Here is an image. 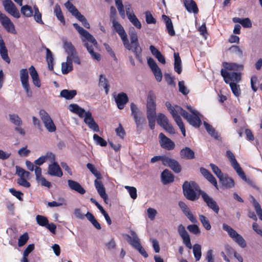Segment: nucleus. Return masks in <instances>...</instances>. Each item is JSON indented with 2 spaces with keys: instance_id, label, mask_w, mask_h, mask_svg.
I'll return each instance as SVG.
<instances>
[{
  "instance_id": "nucleus-36",
  "label": "nucleus",
  "mask_w": 262,
  "mask_h": 262,
  "mask_svg": "<svg viewBox=\"0 0 262 262\" xmlns=\"http://www.w3.org/2000/svg\"><path fill=\"white\" fill-rule=\"evenodd\" d=\"M220 182L222 185L226 188H232L234 186V182L233 180L227 176H224V175L219 179Z\"/></svg>"
},
{
  "instance_id": "nucleus-46",
  "label": "nucleus",
  "mask_w": 262,
  "mask_h": 262,
  "mask_svg": "<svg viewBox=\"0 0 262 262\" xmlns=\"http://www.w3.org/2000/svg\"><path fill=\"white\" fill-rule=\"evenodd\" d=\"M199 219L205 229L207 230H210L211 229V226L210 224L209 221L206 216L202 214H200Z\"/></svg>"
},
{
  "instance_id": "nucleus-63",
  "label": "nucleus",
  "mask_w": 262,
  "mask_h": 262,
  "mask_svg": "<svg viewBox=\"0 0 262 262\" xmlns=\"http://www.w3.org/2000/svg\"><path fill=\"white\" fill-rule=\"evenodd\" d=\"M29 236L27 233H25L21 235L18 241V245L19 247H21L24 246L28 240Z\"/></svg>"
},
{
  "instance_id": "nucleus-20",
  "label": "nucleus",
  "mask_w": 262,
  "mask_h": 262,
  "mask_svg": "<svg viewBox=\"0 0 262 262\" xmlns=\"http://www.w3.org/2000/svg\"><path fill=\"white\" fill-rule=\"evenodd\" d=\"M48 173L51 176L61 177L62 172L61 168L55 161L49 165Z\"/></svg>"
},
{
  "instance_id": "nucleus-11",
  "label": "nucleus",
  "mask_w": 262,
  "mask_h": 262,
  "mask_svg": "<svg viewBox=\"0 0 262 262\" xmlns=\"http://www.w3.org/2000/svg\"><path fill=\"white\" fill-rule=\"evenodd\" d=\"M0 22L6 30L13 34H15L16 31L13 23L10 19L5 14L0 11Z\"/></svg>"
},
{
  "instance_id": "nucleus-43",
  "label": "nucleus",
  "mask_w": 262,
  "mask_h": 262,
  "mask_svg": "<svg viewBox=\"0 0 262 262\" xmlns=\"http://www.w3.org/2000/svg\"><path fill=\"white\" fill-rule=\"evenodd\" d=\"M46 60L48 64L49 69L51 70L53 69V57L51 51L48 49L46 48Z\"/></svg>"
},
{
  "instance_id": "nucleus-19",
  "label": "nucleus",
  "mask_w": 262,
  "mask_h": 262,
  "mask_svg": "<svg viewBox=\"0 0 262 262\" xmlns=\"http://www.w3.org/2000/svg\"><path fill=\"white\" fill-rule=\"evenodd\" d=\"M202 197L209 208L213 210L216 213H219V207L216 202L211 197L205 192H202Z\"/></svg>"
},
{
  "instance_id": "nucleus-23",
  "label": "nucleus",
  "mask_w": 262,
  "mask_h": 262,
  "mask_svg": "<svg viewBox=\"0 0 262 262\" xmlns=\"http://www.w3.org/2000/svg\"><path fill=\"white\" fill-rule=\"evenodd\" d=\"M131 236L128 234L124 235V237L126 238L127 242L135 249L140 245V239L139 238L136 233L133 231H130Z\"/></svg>"
},
{
  "instance_id": "nucleus-17",
  "label": "nucleus",
  "mask_w": 262,
  "mask_h": 262,
  "mask_svg": "<svg viewBox=\"0 0 262 262\" xmlns=\"http://www.w3.org/2000/svg\"><path fill=\"white\" fill-rule=\"evenodd\" d=\"M163 165L169 167L176 173H179L181 171V166L179 162L168 157L166 156L163 159Z\"/></svg>"
},
{
  "instance_id": "nucleus-28",
  "label": "nucleus",
  "mask_w": 262,
  "mask_h": 262,
  "mask_svg": "<svg viewBox=\"0 0 262 262\" xmlns=\"http://www.w3.org/2000/svg\"><path fill=\"white\" fill-rule=\"evenodd\" d=\"M184 4L185 8L189 13L196 14L199 12L196 3L193 0H184Z\"/></svg>"
},
{
  "instance_id": "nucleus-15",
  "label": "nucleus",
  "mask_w": 262,
  "mask_h": 262,
  "mask_svg": "<svg viewBox=\"0 0 262 262\" xmlns=\"http://www.w3.org/2000/svg\"><path fill=\"white\" fill-rule=\"evenodd\" d=\"M178 232L183 239V243L189 249L192 248L189 235L186 231L185 227L180 224L178 227Z\"/></svg>"
},
{
  "instance_id": "nucleus-32",
  "label": "nucleus",
  "mask_w": 262,
  "mask_h": 262,
  "mask_svg": "<svg viewBox=\"0 0 262 262\" xmlns=\"http://www.w3.org/2000/svg\"><path fill=\"white\" fill-rule=\"evenodd\" d=\"M30 76L32 79L33 84L37 87L39 88L40 86V82L39 79L38 73L35 70V68L31 66L29 68Z\"/></svg>"
},
{
  "instance_id": "nucleus-4",
  "label": "nucleus",
  "mask_w": 262,
  "mask_h": 262,
  "mask_svg": "<svg viewBox=\"0 0 262 262\" xmlns=\"http://www.w3.org/2000/svg\"><path fill=\"white\" fill-rule=\"evenodd\" d=\"M130 42L129 43L128 40L127 39V44L129 45L128 47H127L125 45H124L126 49L128 50L132 51L135 55L136 57L139 61H141V52L142 49L139 46L138 36L137 33L135 30L133 29V30L130 31L129 33Z\"/></svg>"
},
{
  "instance_id": "nucleus-64",
  "label": "nucleus",
  "mask_w": 262,
  "mask_h": 262,
  "mask_svg": "<svg viewBox=\"0 0 262 262\" xmlns=\"http://www.w3.org/2000/svg\"><path fill=\"white\" fill-rule=\"evenodd\" d=\"M229 50L231 53L235 54L240 57L243 56V52L237 46H232Z\"/></svg>"
},
{
  "instance_id": "nucleus-12",
  "label": "nucleus",
  "mask_w": 262,
  "mask_h": 262,
  "mask_svg": "<svg viewBox=\"0 0 262 262\" xmlns=\"http://www.w3.org/2000/svg\"><path fill=\"white\" fill-rule=\"evenodd\" d=\"M3 6L9 14L17 18L20 17L19 11L11 0H4Z\"/></svg>"
},
{
  "instance_id": "nucleus-5",
  "label": "nucleus",
  "mask_w": 262,
  "mask_h": 262,
  "mask_svg": "<svg viewBox=\"0 0 262 262\" xmlns=\"http://www.w3.org/2000/svg\"><path fill=\"white\" fill-rule=\"evenodd\" d=\"M187 108L191 112L192 115H189L187 112V115L184 118L188 122L194 127H199L202 124V115L196 110L193 109L191 106H187Z\"/></svg>"
},
{
  "instance_id": "nucleus-48",
  "label": "nucleus",
  "mask_w": 262,
  "mask_h": 262,
  "mask_svg": "<svg viewBox=\"0 0 262 262\" xmlns=\"http://www.w3.org/2000/svg\"><path fill=\"white\" fill-rule=\"evenodd\" d=\"M21 13L26 17H31L33 14V10L30 6L25 5L21 8Z\"/></svg>"
},
{
  "instance_id": "nucleus-44",
  "label": "nucleus",
  "mask_w": 262,
  "mask_h": 262,
  "mask_svg": "<svg viewBox=\"0 0 262 262\" xmlns=\"http://www.w3.org/2000/svg\"><path fill=\"white\" fill-rule=\"evenodd\" d=\"M201 246L199 244H194L193 246V253L196 261L200 259L202 256Z\"/></svg>"
},
{
  "instance_id": "nucleus-16",
  "label": "nucleus",
  "mask_w": 262,
  "mask_h": 262,
  "mask_svg": "<svg viewBox=\"0 0 262 262\" xmlns=\"http://www.w3.org/2000/svg\"><path fill=\"white\" fill-rule=\"evenodd\" d=\"M171 114L176 123L177 124L182 121L180 114H181L184 118L185 116L187 115V112L183 110L181 107L178 105L174 106L172 109L169 112Z\"/></svg>"
},
{
  "instance_id": "nucleus-13",
  "label": "nucleus",
  "mask_w": 262,
  "mask_h": 262,
  "mask_svg": "<svg viewBox=\"0 0 262 262\" xmlns=\"http://www.w3.org/2000/svg\"><path fill=\"white\" fill-rule=\"evenodd\" d=\"M147 63L154 73L156 80L160 82L162 79V74L161 69L158 66L156 61L151 57L147 58Z\"/></svg>"
},
{
  "instance_id": "nucleus-61",
  "label": "nucleus",
  "mask_w": 262,
  "mask_h": 262,
  "mask_svg": "<svg viewBox=\"0 0 262 262\" xmlns=\"http://www.w3.org/2000/svg\"><path fill=\"white\" fill-rule=\"evenodd\" d=\"M93 139L97 144L101 145V146H105L107 145V142L103 138L99 137L97 134H94L93 136Z\"/></svg>"
},
{
  "instance_id": "nucleus-22",
  "label": "nucleus",
  "mask_w": 262,
  "mask_h": 262,
  "mask_svg": "<svg viewBox=\"0 0 262 262\" xmlns=\"http://www.w3.org/2000/svg\"><path fill=\"white\" fill-rule=\"evenodd\" d=\"M100 179L101 178H97L94 181V185L98 194L104 200V201L107 203V195L106 193L105 189Z\"/></svg>"
},
{
  "instance_id": "nucleus-10",
  "label": "nucleus",
  "mask_w": 262,
  "mask_h": 262,
  "mask_svg": "<svg viewBox=\"0 0 262 262\" xmlns=\"http://www.w3.org/2000/svg\"><path fill=\"white\" fill-rule=\"evenodd\" d=\"M157 123L165 130L171 134H174L175 131L172 125L169 123L167 117L162 113L158 114L157 116Z\"/></svg>"
},
{
  "instance_id": "nucleus-55",
  "label": "nucleus",
  "mask_w": 262,
  "mask_h": 262,
  "mask_svg": "<svg viewBox=\"0 0 262 262\" xmlns=\"http://www.w3.org/2000/svg\"><path fill=\"white\" fill-rule=\"evenodd\" d=\"M236 172L238 174V175L241 177V178L244 181H245L246 182H247L248 184L250 185H252L253 184V182L252 181V180L246 177L242 168Z\"/></svg>"
},
{
  "instance_id": "nucleus-41",
  "label": "nucleus",
  "mask_w": 262,
  "mask_h": 262,
  "mask_svg": "<svg viewBox=\"0 0 262 262\" xmlns=\"http://www.w3.org/2000/svg\"><path fill=\"white\" fill-rule=\"evenodd\" d=\"M16 174L19 177V178H26L28 179H30V173L21 167L16 166Z\"/></svg>"
},
{
  "instance_id": "nucleus-45",
  "label": "nucleus",
  "mask_w": 262,
  "mask_h": 262,
  "mask_svg": "<svg viewBox=\"0 0 262 262\" xmlns=\"http://www.w3.org/2000/svg\"><path fill=\"white\" fill-rule=\"evenodd\" d=\"M204 125L208 134H210L213 138L217 139L218 134L215 132V129L211 125H210L205 121L204 122Z\"/></svg>"
},
{
  "instance_id": "nucleus-27",
  "label": "nucleus",
  "mask_w": 262,
  "mask_h": 262,
  "mask_svg": "<svg viewBox=\"0 0 262 262\" xmlns=\"http://www.w3.org/2000/svg\"><path fill=\"white\" fill-rule=\"evenodd\" d=\"M161 181L163 184L172 183L174 181V176L168 169H165L161 175Z\"/></svg>"
},
{
  "instance_id": "nucleus-62",
  "label": "nucleus",
  "mask_w": 262,
  "mask_h": 262,
  "mask_svg": "<svg viewBox=\"0 0 262 262\" xmlns=\"http://www.w3.org/2000/svg\"><path fill=\"white\" fill-rule=\"evenodd\" d=\"M147 214L148 218L151 221H153L155 220L156 216L157 215L158 212L155 209L149 208L147 209Z\"/></svg>"
},
{
  "instance_id": "nucleus-31",
  "label": "nucleus",
  "mask_w": 262,
  "mask_h": 262,
  "mask_svg": "<svg viewBox=\"0 0 262 262\" xmlns=\"http://www.w3.org/2000/svg\"><path fill=\"white\" fill-rule=\"evenodd\" d=\"M73 70V65L72 59L70 56L67 57V61L63 62L61 64V71L62 74H67Z\"/></svg>"
},
{
  "instance_id": "nucleus-8",
  "label": "nucleus",
  "mask_w": 262,
  "mask_h": 262,
  "mask_svg": "<svg viewBox=\"0 0 262 262\" xmlns=\"http://www.w3.org/2000/svg\"><path fill=\"white\" fill-rule=\"evenodd\" d=\"M19 73L20 79L23 88L24 89L27 96L29 97H31L32 95V92L29 87L28 70L27 69H22L20 70Z\"/></svg>"
},
{
  "instance_id": "nucleus-2",
  "label": "nucleus",
  "mask_w": 262,
  "mask_h": 262,
  "mask_svg": "<svg viewBox=\"0 0 262 262\" xmlns=\"http://www.w3.org/2000/svg\"><path fill=\"white\" fill-rule=\"evenodd\" d=\"M221 74L226 83L229 84L234 95L238 97L241 94L239 85L237 83L241 80V76L236 72H227L223 69L221 70Z\"/></svg>"
},
{
  "instance_id": "nucleus-30",
  "label": "nucleus",
  "mask_w": 262,
  "mask_h": 262,
  "mask_svg": "<svg viewBox=\"0 0 262 262\" xmlns=\"http://www.w3.org/2000/svg\"><path fill=\"white\" fill-rule=\"evenodd\" d=\"M180 154L183 159L190 160L194 158V152L188 147L182 149Z\"/></svg>"
},
{
  "instance_id": "nucleus-60",
  "label": "nucleus",
  "mask_w": 262,
  "mask_h": 262,
  "mask_svg": "<svg viewBox=\"0 0 262 262\" xmlns=\"http://www.w3.org/2000/svg\"><path fill=\"white\" fill-rule=\"evenodd\" d=\"M124 187L128 190L130 197L133 199L135 200L137 198V189L135 187L129 186H125Z\"/></svg>"
},
{
  "instance_id": "nucleus-29",
  "label": "nucleus",
  "mask_w": 262,
  "mask_h": 262,
  "mask_svg": "<svg viewBox=\"0 0 262 262\" xmlns=\"http://www.w3.org/2000/svg\"><path fill=\"white\" fill-rule=\"evenodd\" d=\"M69 187L81 194H83L85 192V189L78 182L69 180L68 181Z\"/></svg>"
},
{
  "instance_id": "nucleus-40",
  "label": "nucleus",
  "mask_w": 262,
  "mask_h": 262,
  "mask_svg": "<svg viewBox=\"0 0 262 262\" xmlns=\"http://www.w3.org/2000/svg\"><path fill=\"white\" fill-rule=\"evenodd\" d=\"M99 85L100 87H102L104 88L106 94H108L110 85L108 84L107 80L103 75H100L99 76Z\"/></svg>"
},
{
  "instance_id": "nucleus-42",
  "label": "nucleus",
  "mask_w": 262,
  "mask_h": 262,
  "mask_svg": "<svg viewBox=\"0 0 262 262\" xmlns=\"http://www.w3.org/2000/svg\"><path fill=\"white\" fill-rule=\"evenodd\" d=\"M54 12L55 14V15H56L57 18H58V19L63 25H65L66 22H65V20H64V17H63V15H62V13L61 9L60 8V6L58 4H56L55 6L54 9Z\"/></svg>"
},
{
  "instance_id": "nucleus-56",
  "label": "nucleus",
  "mask_w": 262,
  "mask_h": 262,
  "mask_svg": "<svg viewBox=\"0 0 262 262\" xmlns=\"http://www.w3.org/2000/svg\"><path fill=\"white\" fill-rule=\"evenodd\" d=\"M41 157L44 159L45 163L48 161L51 163L55 161V156L51 152H48L45 155L42 156Z\"/></svg>"
},
{
  "instance_id": "nucleus-51",
  "label": "nucleus",
  "mask_w": 262,
  "mask_h": 262,
  "mask_svg": "<svg viewBox=\"0 0 262 262\" xmlns=\"http://www.w3.org/2000/svg\"><path fill=\"white\" fill-rule=\"evenodd\" d=\"M34 10V18L35 20L40 24H43V22L41 19V14L39 12L38 8L36 6H34L33 7Z\"/></svg>"
},
{
  "instance_id": "nucleus-7",
  "label": "nucleus",
  "mask_w": 262,
  "mask_h": 262,
  "mask_svg": "<svg viewBox=\"0 0 262 262\" xmlns=\"http://www.w3.org/2000/svg\"><path fill=\"white\" fill-rule=\"evenodd\" d=\"M156 96L153 93H149L147 98V117H156Z\"/></svg>"
},
{
  "instance_id": "nucleus-53",
  "label": "nucleus",
  "mask_w": 262,
  "mask_h": 262,
  "mask_svg": "<svg viewBox=\"0 0 262 262\" xmlns=\"http://www.w3.org/2000/svg\"><path fill=\"white\" fill-rule=\"evenodd\" d=\"M137 127L141 128V126L146 123V120L144 117L139 115L134 118Z\"/></svg>"
},
{
  "instance_id": "nucleus-18",
  "label": "nucleus",
  "mask_w": 262,
  "mask_h": 262,
  "mask_svg": "<svg viewBox=\"0 0 262 262\" xmlns=\"http://www.w3.org/2000/svg\"><path fill=\"white\" fill-rule=\"evenodd\" d=\"M159 142L161 147L167 150H171L174 148L175 144L169 138H167L163 133L159 135Z\"/></svg>"
},
{
  "instance_id": "nucleus-59",
  "label": "nucleus",
  "mask_w": 262,
  "mask_h": 262,
  "mask_svg": "<svg viewBox=\"0 0 262 262\" xmlns=\"http://www.w3.org/2000/svg\"><path fill=\"white\" fill-rule=\"evenodd\" d=\"M86 167L97 178H101V174L92 164L88 163Z\"/></svg>"
},
{
  "instance_id": "nucleus-9",
  "label": "nucleus",
  "mask_w": 262,
  "mask_h": 262,
  "mask_svg": "<svg viewBox=\"0 0 262 262\" xmlns=\"http://www.w3.org/2000/svg\"><path fill=\"white\" fill-rule=\"evenodd\" d=\"M39 115L46 129L49 132H55L56 126L49 115L44 110H40Z\"/></svg>"
},
{
  "instance_id": "nucleus-33",
  "label": "nucleus",
  "mask_w": 262,
  "mask_h": 262,
  "mask_svg": "<svg viewBox=\"0 0 262 262\" xmlns=\"http://www.w3.org/2000/svg\"><path fill=\"white\" fill-rule=\"evenodd\" d=\"M226 156L230 161L232 166L236 171L241 168L239 164L235 159V156L231 151L227 150L226 151Z\"/></svg>"
},
{
  "instance_id": "nucleus-6",
  "label": "nucleus",
  "mask_w": 262,
  "mask_h": 262,
  "mask_svg": "<svg viewBox=\"0 0 262 262\" xmlns=\"http://www.w3.org/2000/svg\"><path fill=\"white\" fill-rule=\"evenodd\" d=\"M223 229L227 232L230 237L239 246L243 248L246 247V242L244 238L232 228L226 224H223Z\"/></svg>"
},
{
  "instance_id": "nucleus-49",
  "label": "nucleus",
  "mask_w": 262,
  "mask_h": 262,
  "mask_svg": "<svg viewBox=\"0 0 262 262\" xmlns=\"http://www.w3.org/2000/svg\"><path fill=\"white\" fill-rule=\"evenodd\" d=\"M119 14L123 18L125 17V11L122 0H114Z\"/></svg>"
},
{
  "instance_id": "nucleus-34",
  "label": "nucleus",
  "mask_w": 262,
  "mask_h": 262,
  "mask_svg": "<svg viewBox=\"0 0 262 262\" xmlns=\"http://www.w3.org/2000/svg\"><path fill=\"white\" fill-rule=\"evenodd\" d=\"M223 65L225 68L224 70H226L227 72H228V71H237L242 70L243 68V65L232 62H224Z\"/></svg>"
},
{
  "instance_id": "nucleus-39",
  "label": "nucleus",
  "mask_w": 262,
  "mask_h": 262,
  "mask_svg": "<svg viewBox=\"0 0 262 262\" xmlns=\"http://www.w3.org/2000/svg\"><path fill=\"white\" fill-rule=\"evenodd\" d=\"M9 118L10 122L14 125L15 126L22 125L23 121L18 115L15 114H9Z\"/></svg>"
},
{
  "instance_id": "nucleus-14",
  "label": "nucleus",
  "mask_w": 262,
  "mask_h": 262,
  "mask_svg": "<svg viewBox=\"0 0 262 262\" xmlns=\"http://www.w3.org/2000/svg\"><path fill=\"white\" fill-rule=\"evenodd\" d=\"M113 26L116 31L118 33V34L120 36L122 42L124 45L127 46V47H129V45L127 44V34L125 33L123 27L119 23L116 19H114L113 20Z\"/></svg>"
},
{
  "instance_id": "nucleus-47",
  "label": "nucleus",
  "mask_w": 262,
  "mask_h": 262,
  "mask_svg": "<svg viewBox=\"0 0 262 262\" xmlns=\"http://www.w3.org/2000/svg\"><path fill=\"white\" fill-rule=\"evenodd\" d=\"M252 203L259 219L262 221V209L260 204L252 197Z\"/></svg>"
},
{
  "instance_id": "nucleus-25",
  "label": "nucleus",
  "mask_w": 262,
  "mask_h": 262,
  "mask_svg": "<svg viewBox=\"0 0 262 262\" xmlns=\"http://www.w3.org/2000/svg\"><path fill=\"white\" fill-rule=\"evenodd\" d=\"M118 108L122 110L128 101L127 95L123 93H119L115 98Z\"/></svg>"
},
{
  "instance_id": "nucleus-26",
  "label": "nucleus",
  "mask_w": 262,
  "mask_h": 262,
  "mask_svg": "<svg viewBox=\"0 0 262 262\" xmlns=\"http://www.w3.org/2000/svg\"><path fill=\"white\" fill-rule=\"evenodd\" d=\"M0 55L2 58L8 63L10 62V59L8 55V50L0 34Z\"/></svg>"
},
{
  "instance_id": "nucleus-58",
  "label": "nucleus",
  "mask_w": 262,
  "mask_h": 262,
  "mask_svg": "<svg viewBox=\"0 0 262 262\" xmlns=\"http://www.w3.org/2000/svg\"><path fill=\"white\" fill-rule=\"evenodd\" d=\"M64 6L68 10V11L70 12L74 16L79 12L78 10L75 8V7L69 1H68L67 3H66Z\"/></svg>"
},
{
  "instance_id": "nucleus-1",
  "label": "nucleus",
  "mask_w": 262,
  "mask_h": 262,
  "mask_svg": "<svg viewBox=\"0 0 262 262\" xmlns=\"http://www.w3.org/2000/svg\"><path fill=\"white\" fill-rule=\"evenodd\" d=\"M73 25L80 34L81 40L84 42V45L86 48L91 57L97 61L100 60V55L98 53L94 51L93 46L97 47V42L95 38L88 31L79 26L77 24L74 23Z\"/></svg>"
},
{
  "instance_id": "nucleus-35",
  "label": "nucleus",
  "mask_w": 262,
  "mask_h": 262,
  "mask_svg": "<svg viewBox=\"0 0 262 262\" xmlns=\"http://www.w3.org/2000/svg\"><path fill=\"white\" fill-rule=\"evenodd\" d=\"M63 48L68 56L73 55V54L76 53L75 49L71 42L67 40H63Z\"/></svg>"
},
{
  "instance_id": "nucleus-3",
  "label": "nucleus",
  "mask_w": 262,
  "mask_h": 262,
  "mask_svg": "<svg viewBox=\"0 0 262 262\" xmlns=\"http://www.w3.org/2000/svg\"><path fill=\"white\" fill-rule=\"evenodd\" d=\"M183 193L185 196L189 200L194 201L199 199L202 192H204L199 189L198 185L194 182L186 181L183 185Z\"/></svg>"
},
{
  "instance_id": "nucleus-52",
  "label": "nucleus",
  "mask_w": 262,
  "mask_h": 262,
  "mask_svg": "<svg viewBox=\"0 0 262 262\" xmlns=\"http://www.w3.org/2000/svg\"><path fill=\"white\" fill-rule=\"evenodd\" d=\"M66 202L63 199H60L57 202L52 201L48 203V206L50 207H59L63 205L66 206Z\"/></svg>"
},
{
  "instance_id": "nucleus-54",
  "label": "nucleus",
  "mask_w": 262,
  "mask_h": 262,
  "mask_svg": "<svg viewBox=\"0 0 262 262\" xmlns=\"http://www.w3.org/2000/svg\"><path fill=\"white\" fill-rule=\"evenodd\" d=\"M36 220L39 225L44 227H45V226L47 225V224L49 222L48 220L46 217L40 215H37L36 216Z\"/></svg>"
},
{
  "instance_id": "nucleus-37",
  "label": "nucleus",
  "mask_w": 262,
  "mask_h": 262,
  "mask_svg": "<svg viewBox=\"0 0 262 262\" xmlns=\"http://www.w3.org/2000/svg\"><path fill=\"white\" fill-rule=\"evenodd\" d=\"M174 71L179 74L182 72V61L178 53H174Z\"/></svg>"
},
{
  "instance_id": "nucleus-24",
  "label": "nucleus",
  "mask_w": 262,
  "mask_h": 262,
  "mask_svg": "<svg viewBox=\"0 0 262 262\" xmlns=\"http://www.w3.org/2000/svg\"><path fill=\"white\" fill-rule=\"evenodd\" d=\"M68 108L70 112L77 115L80 118H83L86 116L87 111H85L84 108L80 107L77 104H70Z\"/></svg>"
},
{
  "instance_id": "nucleus-21",
  "label": "nucleus",
  "mask_w": 262,
  "mask_h": 262,
  "mask_svg": "<svg viewBox=\"0 0 262 262\" xmlns=\"http://www.w3.org/2000/svg\"><path fill=\"white\" fill-rule=\"evenodd\" d=\"M84 122L87 124L89 127L93 131L96 132L99 131V126L95 121L92 117V113L90 111H87L86 116L84 118Z\"/></svg>"
},
{
  "instance_id": "nucleus-38",
  "label": "nucleus",
  "mask_w": 262,
  "mask_h": 262,
  "mask_svg": "<svg viewBox=\"0 0 262 262\" xmlns=\"http://www.w3.org/2000/svg\"><path fill=\"white\" fill-rule=\"evenodd\" d=\"M76 90H63L61 91L60 95L61 97L68 100L73 98L76 95Z\"/></svg>"
},
{
  "instance_id": "nucleus-50",
  "label": "nucleus",
  "mask_w": 262,
  "mask_h": 262,
  "mask_svg": "<svg viewBox=\"0 0 262 262\" xmlns=\"http://www.w3.org/2000/svg\"><path fill=\"white\" fill-rule=\"evenodd\" d=\"M127 17L135 27L138 29H140L141 28V24L134 13L128 16Z\"/></svg>"
},
{
  "instance_id": "nucleus-57",
  "label": "nucleus",
  "mask_w": 262,
  "mask_h": 262,
  "mask_svg": "<svg viewBox=\"0 0 262 262\" xmlns=\"http://www.w3.org/2000/svg\"><path fill=\"white\" fill-rule=\"evenodd\" d=\"M210 166L213 172L216 176V177L220 179L223 176L221 170L215 164L211 163Z\"/></svg>"
}]
</instances>
